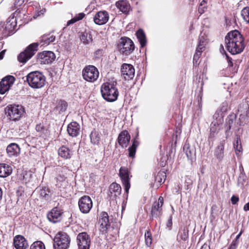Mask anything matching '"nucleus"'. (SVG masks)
Returning a JSON list of instances; mask_svg holds the SVG:
<instances>
[{"mask_svg": "<svg viewBox=\"0 0 249 249\" xmlns=\"http://www.w3.org/2000/svg\"><path fill=\"white\" fill-rule=\"evenodd\" d=\"M227 50L232 54H236L243 52L245 48L244 38L237 30L229 32L225 37Z\"/></svg>", "mask_w": 249, "mask_h": 249, "instance_id": "nucleus-1", "label": "nucleus"}, {"mask_svg": "<svg viewBox=\"0 0 249 249\" xmlns=\"http://www.w3.org/2000/svg\"><path fill=\"white\" fill-rule=\"evenodd\" d=\"M116 82L106 83L101 88L102 97L108 102H114L117 99L119 92L116 87Z\"/></svg>", "mask_w": 249, "mask_h": 249, "instance_id": "nucleus-2", "label": "nucleus"}, {"mask_svg": "<svg viewBox=\"0 0 249 249\" xmlns=\"http://www.w3.org/2000/svg\"><path fill=\"white\" fill-rule=\"evenodd\" d=\"M26 81L31 87L39 89L45 85L46 77L41 72L34 71L30 72L26 76Z\"/></svg>", "mask_w": 249, "mask_h": 249, "instance_id": "nucleus-3", "label": "nucleus"}, {"mask_svg": "<svg viewBox=\"0 0 249 249\" xmlns=\"http://www.w3.org/2000/svg\"><path fill=\"white\" fill-rule=\"evenodd\" d=\"M117 48L120 53L128 55L134 51L135 46L131 39L127 37H122L119 40Z\"/></svg>", "mask_w": 249, "mask_h": 249, "instance_id": "nucleus-4", "label": "nucleus"}, {"mask_svg": "<svg viewBox=\"0 0 249 249\" xmlns=\"http://www.w3.org/2000/svg\"><path fill=\"white\" fill-rule=\"evenodd\" d=\"M71 239L65 232H59L53 239L54 249H68L70 246Z\"/></svg>", "mask_w": 249, "mask_h": 249, "instance_id": "nucleus-5", "label": "nucleus"}, {"mask_svg": "<svg viewBox=\"0 0 249 249\" xmlns=\"http://www.w3.org/2000/svg\"><path fill=\"white\" fill-rule=\"evenodd\" d=\"M99 75L98 69L93 65L86 66L82 71V76L84 80L89 82L96 81Z\"/></svg>", "mask_w": 249, "mask_h": 249, "instance_id": "nucleus-6", "label": "nucleus"}, {"mask_svg": "<svg viewBox=\"0 0 249 249\" xmlns=\"http://www.w3.org/2000/svg\"><path fill=\"white\" fill-rule=\"evenodd\" d=\"M38 46L37 43H34L29 45L24 51L18 55V60L21 63H26L35 54L37 50Z\"/></svg>", "mask_w": 249, "mask_h": 249, "instance_id": "nucleus-7", "label": "nucleus"}, {"mask_svg": "<svg viewBox=\"0 0 249 249\" xmlns=\"http://www.w3.org/2000/svg\"><path fill=\"white\" fill-rule=\"evenodd\" d=\"M5 111L11 120L16 121L23 114L24 109L21 106L10 105L6 107Z\"/></svg>", "mask_w": 249, "mask_h": 249, "instance_id": "nucleus-8", "label": "nucleus"}, {"mask_svg": "<svg viewBox=\"0 0 249 249\" xmlns=\"http://www.w3.org/2000/svg\"><path fill=\"white\" fill-rule=\"evenodd\" d=\"M119 175L121 178L124 189L126 193V196H127L129 189L130 187V179L131 177L130 172L127 167L122 166L119 170Z\"/></svg>", "mask_w": 249, "mask_h": 249, "instance_id": "nucleus-9", "label": "nucleus"}, {"mask_svg": "<svg viewBox=\"0 0 249 249\" xmlns=\"http://www.w3.org/2000/svg\"><path fill=\"white\" fill-rule=\"evenodd\" d=\"M63 211L60 207H55L47 213V218L49 221L56 223L62 219Z\"/></svg>", "mask_w": 249, "mask_h": 249, "instance_id": "nucleus-10", "label": "nucleus"}, {"mask_svg": "<svg viewBox=\"0 0 249 249\" xmlns=\"http://www.w3.org/2000/svg\"><path fill=\"white\" fill-rule=\"evenodd\" d=\"M80 211L83 213H88L92 207V202L89 196H84L78 201Z\"/></svg>", "mask_w": 249, "mask_h": 249, "instance_id": "nucleus-11", "label": "nucleus"}, {"mask_svg": "<svg viewBox=\"0 0 249 249\" xmlns=\"http://www.w3.org/2000/svg\"><path fill=\"white\" fill-rule=\"evenodd\" d=\"M121 75L125 80L132 79L135 74V69L131 64L124 63L121 68Z\"/></svg>", "mask_w": 249, "mask_h": 249, "instance_id": "nucleus-12", "label": "nucleus"}, {"mask_svg": "<svg viewBox=\"0 0 249 249\" xmlns=\"http://www.w3.org/2000/svg\"><path fill=\"white\" fill-rule=\"evenodd\" d=\"M79 249H89L90 240L89 235L85 232L80 233L77 237Z\"/></svg>", "mask_w": 249, "mask_h": 249, "instance_id": "nucleus-13", "label": "nucleus"}, {"mask_svg": "<svg viewBox=\"0 0 249 249\" xmlns=\"http://www.w3.org/2000/svg\"><path fill=\"white\" fill-rule=\"evenodd\" d=\"M15 80V77L12 75H8L4 77L0 82V93L3 94L8 91Z\"/></svg>", "mask_w": 249, "mask_h": 249, "instance_id": "nucleus-14", "label": "nucleus"}, {"mask_svg": "<svg viewBox=\"0 0 249 249\" xmlns=\"http://www.w3.org/2000/svg\"><path fill=\"white\" fill-rule=\"evenodd\" d=\"M100 230L102 232H107L110 227V220L108 213L106 212H102L100 214L99 220Z\"/></svg>", "mask_w": 249, "mask_h": 249, "instance_id": "nucleus-15", "label": "nucleus"}, {"mask_svg": "<svg viewBox=\"0 0 249 249\" xmlns=\"http://www.w3.org/2000/svg\"><path fill=\"white\" fill-rule=\"evenodd\" d=\"M109 15L106 11H100L94 16L93 21L96 24L101 25L106 24L108 20Z\"/></svg>", "mask_w": 249, "mask_h": 249, "instance_id": "nucleus-16", "label": "nucleus"}, {"mask_svg": "<svg viewBox=\"0 0 249 249\" xmlns=\"http://www.w3.org/2000/svg\"><path fill=\"white\" fill-rule=\"evenodd\" d=\"M41 63L44 64L51 63L55 58L54 53L51 51H44L38 54Z\"/></svg>", "mask_w": 249, "mask_h": 249, "instance_id": "nucleus-17", "label": "nucleus"}, {"mask_svg": "<svg viewBox=\"0 0 249 249\" xmlns=\"http://www.w3.org/2000/svg\"><path fill=\"white\" fill-rule=\"evenodd\" d=\"M130 140V136L126 130L122 131L118 137V143L123 148H125L128 145Z\"/></svg>", "mask_w": 249, "mask_h": 249, "instance_id": "nucleus-18", "label": "nucleus"}, {"mask_svg": "<svg viewBox=\"0 0 249 249\" xmlns=\"http://www.w3.org/2000/svg\"><path fill=\"white\" fill-rule=\"evenodd\" d=\"M13 243L16 249H26L28 246L27 240L20 235H17L14 237Z\"/></svg>", "mask_w": 249, "mask_h": 249, "instance_id": "nucleus-19", "label": "nucleus"}, {"mask_svg": "<svg viewBox=\"0 0 249 249\" xmlns=\"http://www.w3.org/2000/svg\"><path fill=\"white\" fill-rule=\"evenodd\" d=\"M67 131L69 134L72 137H76L80 132V125L76 122H72L68 125Z\"/></svg>", "mask_w": 249, "mask_h": 249, "instance_id": "nucleus-20", "label": "nucleus"}, {"mask_svg": "<svg viewBox=\"0 0 249 249\" xmlns=\"http://www.w3.org/2000/svg\"><path fill=\"white\" fill-rule=\"evenodd\" d=\"M58 154L62 158L68 160L71 158L73 153L69 148L63 145L58 149Z\"/></svg>", "mask_w": 249, "mask_h": 249, "instance_id": "nucleus-21", "label": "nucleus"}, {"mask_svg": "<svg viewBox=\"0 0 249 249\" xmlns=\"http://www.w3.org/2000/svg\"><path fill=\"white\" fill-rule=\"evenodd\" d=\"M225 144V141L223 140L220 142L214 151V156L219 161H222L224 158V150Z\"/></svg>", "mask_w": 249, "mask_h": 249, "instance_id": "nucleus-22", "label": "nucleus"}, {"mask_svg": "<svg viewBox=\"0 0 249 249\" xmlns=\"http://www.w3.org/2000/svg\"><path fill=\"white\" fill-rule=\"evenodd\" d=\"M12 172L11 166L5 163H0V177L5 178L9 176Z\"/></svg>", "mask_w": 249, "mask_h": 249, "instance_id": "nucleus-23", "label": "nucleus"}, {"mask_svg": "<svg viewBox=\"0 0 249 249\" xmlns=\"http://www.w3.org/2000/svg\"><path fill=\"white\" fill-rule=\"evenodd\" d=\"M162 214V209L161 207L159 206V204H158V205H156L153 204L150 217H152V219L158 218L160 217Z\"/></svg>", "mask_w": 249, "mask_h": 249, "instance_id": "nucleus-24", "label": "nucleus"}, {"mask_svg": "<svg viewBox=\"0 0 249 249\" xmlns=\"http://www.w3.org/2000/svg\"><path fill=\"white\" fill-rule=\"evenodd\" d=\"M6 151L8 155L11 157L19 153L20 148L18 144L12 143L8 145Z\"/></svg>", "mask_w": 249, "mask_h": 249, "instance_id": "nucleus-25", "label": "nucleus"}, {"mask_svg": "<svg viewBox=\"0 0 249 249\" xmlns=\"http://www.w3.org/2000/svg\"><path fill=\"white\" fill-rule=\"evenodd\" d=\"M39 194L41 197L44 198L46 200H49L51 199L53 192L48 187H43L40 189Z\"/></svg>", "mask_w": 249, "mask_h": 249, "instance_id": "nucleus-26", "label": "nucleus"}, {"mask_svg": "<svg viewBox=\"0 0 249 249\" xmlns=\"http://www.w3.org/2000/svg\"><path fill=\"white\" fill-rule=\"evenodd\" d=\"M183 150L185 151V154L189 160H192L195 159L196 149L194 147H191L188 145L185 144L184 146Z\"/></svg>", "mask_w": 249, "mask_h": 249, "instance_id": "nucleus-27", "label": "nucleus"}, {"mask_svg": "<svg viewBox=\"0 0 249 249\" xmlns=\"http://www.w3.org/2000/svg\"><path fill=\"white\" fill-rule=\"evenodd\" d=\"M137 37L140 43L141 47H144L146 43L147 40L145 34L143 30L140 29L136 32Z\"/></svg>", "mask_w": 249, "mask_h": 249, "instance_id": "nucleus-28", "label": "nucleus"}, {"mask_svg": "<svg viewBox=\"0 0 249 249\" xmlns=\"http://www.w3.org/2000/svg\"><path fill=\"white\" fill-rule=\"evenodd\" d=\"M166 174L164 172H159L155 177V183L157 188H158L161 185V182L165 180Z\"/></svg>", "mask_w": 249, "mask_h": 249, "instance_id": "nucleus-29", "label": "nucleus"}, {"mask_svg": "<svg viewBox=\"0 0 249 249\" xmlns=\"http://www.w3.org/2000/svg\"><path fill=\"white\" fill-rule=\"evenodd\" d=\"M109 188L112 193H114L113 197H117L120 195L122 189L119 184L115 182L112 183L110 185Z\"/></svg>", "mask_w": 249, "mask_h": 249, "instance_id": "nucleus-30", "label": "nucleus"}, {"mask_svg": "<svg viewBox=\"0 0 249 249\" xmlns=\"http://www.w3.org/2000/svg\"><path fill=\"white\" fill-rule=\"evenodd\" d=\"M219 121H213L210 125V137H213L219 130Z\"/></svg>", "mask_w": 249, "mask_h": 249, "instance_id": "nucleus-31", "label": "nucleus"}, {"mask_svg": "<svg viewBox=\"0 0 249 249\" xmlns=\"http://www.w3.org/2000/svg\"><path fill=\"white\" fill-rule=\"evenodd\" d=\"M17 26V20L14 17H10L7 21L5 28L9 31H13Z\"/></svg>", "mask_w": 249, "mask_h": 249, "instance_id": "nucleus-32", "label": "nucleus"}, {"mask_svg": "<svg viewBox=\"0 0 249 249\" xmlns=\"http://www.w3.org/2000/svg\"><path fill=\"white\" fill-rule=\"evenodd\" d=\"M80 39L85 44H89L92 41V36L88 32H84L82 34Z\"/></svg>", "mask_w": 249, "mask_h": 249, "instance_id": "nucleus-33", "label": "nucleus"}, {"mask_svg": "<svg viewBox=\"0 0 249 249\" xmlns=\"http://www.w3.org/2000/svg\"><path fill=\"white\" fill-rule=\"evenodd\" d=\"M116 6L124 13H126L129 8L127 3L124 0H120L116 2Z\"/></svg>", "mask_w": 249, "mask_h": 249, "instance_id": "nucleus-34", "label": "nucleus"}, {"mask_svg": "<svg viewBox=\"0 0 249 249\" xmlns=\"http://www.w3.org/2000/svg\"><path fill=\"white\" fill-rule=\"evenodd\" d=\"M139 143L138 141L136 140V139H134L132 141V145L129 147L128 151H129V156L131 158H133L135 157L136 149L139 145Z\"/></svg>", "mask_w": 249, "mask_h": 249, "instance_id": "nucleus-35", "label": "nucleus"}, {"mask_svg": "<svg viewBox=\"0 0 249 249\" xmlns=\"http://www.w3.org/2000/svg\"><path fill=\"white\" fill-rule=\"evenodd\" d=\"M55 39V36L53 35L50 36V35H44L41 36L40 41L43 42L42 45L45 44H49L50 43L53 42Z\"/></svg>", "mask_w": 249, "mask_h": 249, "instance_id": "nucleus-36", "label": "nucleus"}, {"mask_svg": "<svg viewBox=\"0 0 249 249\" xmlns=\"http://www.w3.org/2000/svg\"><path fill=\"white\" fill-rule=\"evenodd\" d=\"M233 147L235 149V153L237 154L238 152H241L242 151V147L241 145L240 136L238 135L236 136L235 139L233 142Z\"/></svg>", "mask_w": 249, "mask_h": 249, "instance_id": "nucleus-37", "label": "nucleus"}, {"mask_svg": "<svg viewBox=\"0 0 249 249\" xmlns=\"http://www.w3.org/2000/svg\"><path fill=\"white\" fill-rule=\"evenodd\" d=\"M91 142L94 144H98L100 141V135L98 132L92 131L90 135Z\"/></svg>", "mask_w": 249, "mask_h": 249, "instance_id": "nucleus-38", "label": "nucleus"}, {"mask_svg": "<svg viewBox=\"0 0 249 249\" xmlns=\"http://www.w3.org/2000/svg\"><path fill=\"white\" fill-rule=\"evenodd\" d=\"M235 115H231L228 117L226 121V132L231 129L233 124L235 121Z\"/></svg>", "mask_w": 249, "mask_h": 249, "instance_id": "nucleus-39", "label": "nucleus"}, {"mask_svg": "<svg viewBox=\"0 0 249 249\" xmlns=\"http://www.w3.org/2000/svg\"><path fill=\"white\" fill-rule=\"evenodd\" d=\"M247 179V178L245 174H240L237 180L238 186L240 188H243Z\"/></svg>", "mask_w": 249, "mask_h": 249, "instance_id": "nucleus-40", "label": "nucleus"}, {"mask_svg": "<svg viewBox=\"0 0 249 249\" xmlns=\"http://www.w3.org/2000/svg\"><path fill=\"white\" fill-rule=\"evenodd\" d=\"M219 50L220 53L224 54L226 56V58L227 60V62L228 63V66L230 67H232L233 66V63L232 62V58H231L228 54L226 53V51L224 50V47L223 45L221 44L220 46Z\"/></svg>", "mask_w": 249, "mask_h": 249, "instance_id": "nucleus-41", "label": "nucleus"}, {"mask_svg": "<svg viewBox=\"0 0 249 249\" xmlns=\"http://www.w3.org/2000/svg\"><path fill=\"white\" fill-rule=\"evenodd\" d=\"M68 107L67 103L64 100H60L56 107L57 109L59 110V112H63L65 111Z\"/></svg>", "mask_w": 249, "mask_h": 249, "instance_id": "nucleus-42", "label": "nucleus"}, {"mask_svg": "<svg viewBox=\"0 0 249 249\" xmlns=\"http://www.w3.org/2000/svg\"><path fill=\"white\" fill-rule=\"evenodd\" d=\"M145 243L147 247H150L152 242V234L150 231H147L145 232Z\"/></svg>", "mask_w": 249, "mask_h": 249, "instance_id": "nucleus-43", "label": "nucleus"}, {"mask_svg": "<svg viewBox=\"0 0 249 249\" xmlns=\"http://www.w3.org/2000/svg\"><path fill=\"white\" fill-rule=\"evenodd\" d=\"M30 249H45V247L42 242L37 241L32 244Z\"/></svg>", "mask_w": 249, "mask_h": 249, "instance_id": "nucleus-44", "label": "nucleus"}, {"mask_svg": "<svg viewBox=\"0 0 249 249\" xmlns=\"http://www.w3.org/2000/svg\"><path fill=\"white\" fill-rule=\"evenodd\" d=\"M241 15L243 19L249 23V7H246L241 11Z\"/></svg>", "mask_w": 249, "mask_h": 249, "instance_id": "nucleus-45", "label": "nucleus"}, {"mask_svg": "<svg viewBox=\"0 0 249 249\" xmlns=\"http://www.w3.org/2000/svg\"><path fill=\"white\" fill-rule=\"evenodd\" d=\"M178 235L181 240L186 241L188 238V230L184 228L181 231L178 232Z\"/></svg>", "mask_w": 249, "mask_h": 249, "instance_id": "nucleus-46", "label": "nucleus"}, {"mask_svg": "<svg viewBox=\"0 0 249 249\" xmlns=\"http://www.w3.org/2000/svg\"><path fill=\"white\" fill-rule=\"evenodd\" d=\"M218 207L216 205H213L211 208V216L215 218V216L217 215Z\"/></svg>", "mask_w": 249, "mask_h": 249, "instance_id": "nucleus-47", "label": "nucleus"}, {"mask_svg": "<svg viewBox=\"0 0 249 249\" xmlns=\"http://www.w3.org/2000/svg\"><path fill=\"white\" fill-rule=\"evenodd\" d=\"M36 129L37 132H40L41 133H44L47 129L45 128L44 125L41 124L36 125Z\"/></svg>", "mask_w": 249, "mask_h": 249, "instance_id": "nucleus-48", "label": "nucleus"}, {"mask_svg": "<svg viewBox=\"0 0 249 249\" xmlns=\"http://www.w3.org/2000/svg\"><path fill=\"white\" fill-rule=\"evenodd\" d=\"M103 54V50L98 49L94 52V57L96 59H99Z\"/></svg>", "mask_w": 249, "mask_h": 249, "instance_id": "nucleus-49", "label": "nucleus"}, {"mask_svg": "<svg viewBox=\"0 0 249 249\" xmlns=\"http://www.w3.org/2000/svg\"><path fill=\"white\" fill-rule=\"evenodd\" d=\"M205 47L204 46L198 44L196 50V53H197V54L201 55V53L205 50Z\"/></svg>", "mask_w": 249, "mask_h": 249, "instance_id": "nucleus-50", "label": "nucleus"}, {"mask_svg": "<svg viewBox=\"0 0 249 249\" xmlns=\"http://www.w3.org/2000/svg\"><path fill=\"white\" fill-rule=\"evenodd\" d=\"M153 204L156 205H158L159 204V206L162 208L163 204V198L162 196H160L158 201L154 202Z\"/></svg>", "mask_w": 249, "mask_h": 249, "instance_id": "nucleus-51", "label": "nucleus"}, {"mask_svg": "<svg viewBox=\"0 0 249 249\" xmlns=\"http://www.w3.org/2000/svg\"><path fill=\"white\" fill-rule=\"evenodd\" d=\"M201 55L197 54V53H195L194 58H193V63L194 65L196 64L197 61L198 60Z\"/></svg>", "mask_w": 249, "mask_h": 249, "instance_id": "nucleus-52", "label": "nucleus"}, {"mask_svg": "<svg viewBox=\"0 0 249 249\" xmlns=\"http://www.w3.org/2000/svg\"><path fill=\"white\" fill-rule=\"evenodd\" d=\"M198 44L205 46V39L203 36H200L198 38Z\"/></svg>", "mask_w": 249, "mask_h": 249, "instance_id": "nucleus-53", "label": "nucleus"}, {"mask_svg": "<svg viewBox=\"0 0 249 249\" xmlns=\"http://www.w3.org/2000/svg\"><path fill=\"white\" fill-rule=\"evenodd\" d=\"M231 202L233 205H235L239 201V197L236 196H232L231 198Z\"/></svg>", "mask_w": 249, "mask_h": 249, "instance_id": "nucleus-54", "label": "nucleus"}, {"mask_svg": "<svg viewBox=\"0 0 249 249\" xmlns=\"http://www.w3.org/2000/svg\"><path fill=\"white\" fill-rule=\"evenodd\" d=\"M238 244V242L233 241L229 248V249H236Z\"/></svg>", "mask_w": 249, "mask_h": 249, "instance_id": "nucleus-55", "label": "nucleus"}, {"mask_svg": "<svg viewBox=\"0 0 249 249\" xmlns=\"http://www.w3.org/2000/svg\"><path fill=\"white\" fill-rule=\"evenodd\" d=\"M167 227L169 228V230H171L172 227V216H170L166 224Z\"/></svg>", "mask_w": 249, "mask_h": 249, "instance_id": "nucleus-56", "label": "nucleus"}, {"mask_svg": "<svg viewBox=\"0 0 249 249\" xmlns=\"http://www.w3.org/2000/svg\"><path fill=\"white\" fill-rule=\"evenodd\" d=\"M85 15L84 13H79L77 16H76L75 17H74L75 18H76L77 21H79L80 20H81L83 18L85 17Z\"/></svg>", "mask_w": 249, "mask_h": 249, "instance_id": "nucleus-57", "label": "nucleus"}, {"mask_svg": "<svg viewBox=\"0 0 249 249\" xmlns=\"http://www.w3.org/2000/svg\"><path fill=\"white\" fill-rule=\"evenodd\" d=\"M77 21L76 18H72V19H71V20H69L67 22V26H69L70 25L73 24V23H74L75 22H76Z\"/></svg>", "mask_w": 249, "mask_h": 249, "instance_id": "nucleus-58", "label": "nucleus"}, {"mask_svg": "<svg viewBox=\"0 0 249 249\" xmlns=\"http://www.w3.org/2000/svg\"><path fill=\"white\" fill-rule=\"evenodd\" d=\"M114 196V193H112L109 190L108 192V196L109 197L110 199H115L116 197H113Z\"/></svg>", "mask_w": 249, "mask_h": 249, "instance_id": "nucleus-59", "label": "nucleus"}, {"mask_svg": "<svg viewBox=\"0 0 249 249\" xmlns=\"http://www.w3.org/2000/svg\"><path fill=\"white\" fill-rule=\"evenodd\" d=\"M219 117V113L217 111L215 112V113L213 115V119L214 120H216L215 121H218L217 119Z\"/></svg>", "mask_w": 249, "mask_h": 249, "instance_id": "nucleus-60", "label": "nucleus"}, {"mask_svg": "<svg viewBox=\"0 0 249 249\" xmlns=\"http://www.w3.org/2000/svg\"><path fill=\"white\" fill-rule=\"evenodd\" d=\"M200 249H210V247L208 244H204Z\"/></svg>", "mask_w": 249, "mask_h": 249, "instance_id": "nucleus-61", "label": "nucleus"}, {"mask_svg": "<svg viewBox=\"0 0 249 249\" xmlns=\"http://www.w3.org/2000/svg\"><path fill=\"white\" fill-rule=\"evenodd\" d=\"M243 209L245 211H249V202L244 205Z\"/></svg>", "mask_w": 249, "mask_h": 249, "instance_id": "nucleus-62", "label": "nucleus"}, {"mask_svg": "<svg viewBox=\"0 0 249 249\" xmlns=\"http://www.w3.org/2000/svg\"><path fill=\"white\" fill-rule=\"evenodd\" d=\"M65 178H66L64 176H62L60 175L57 178V181H63L65 180Z\"/></svg>", "mask_w": 249, "mask_h": 249, "instance_id": "nucleus-63", "label": "nucleus"}, {"mask_svg": "<svg viewBox=\"0 0 249 249\" xmlns=\"http://www.w3.org/2000/svg\"><path fill=\"white\" fill-rule=\"evenodd\" d=\"M5 50H3L0 53V60L2 59L5 54Z\"/></svg>", "mask_w": 249, "mask_h": 249, "instance_id": "nucleus-64", "label": "nucleus"}]
</instances>
